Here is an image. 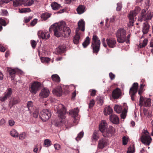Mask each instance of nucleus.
<instances>
[{
  "mask_svg": "<svg viewBox=\"0 0 153 153\" xmlns=\"http://www.w3.org/2000/svg\"><path fill=\"white\" fill-rule=\"evenodd\" d=\"M52 29L54 35L59 37L61 35L65 38L69 36L70 34L71 30L68 27H66L65 23L61 21L58 24H55L51 26L50 29Z\"/></svg>",
  "mask_w": 153,
  "mask_h": 153,
  "instance_id": "nucleus-1",
  "label": "nucleus"
},
{
  "mask_svg": "<svg viewBox=\"0 0 153 153\" xmlns=\"http://www.w3.org/2000/svg\"><path fill=\"white\" fill-rule=\"evenodd\" d=\"M153 16V12L149 11L146 12L145 10L143 9L141 10V15L138 17V21L141 22L143 21H147L150 20Z\"/></svg>",
  "mask_w": 153,
  "mask_h": 153,
  "instance_id": "nucleus-2",
  "label": "nucleus"
},
{
  "mask_svg": "<svg viewBox=\"0 0 153 153\" xmlns=\"http://www.w3.org/2000/svg\"><path fill=\"white\" fill-rule=\"evenodd\" d=\"M100 44V41L98 37L95 34H94L92 38V42L91 46L94 53H97L99 51Z\"/></svg>",
  "mask_w": 153,
  "mask_h": 153,
  "instance_id": "nucleus-3",
  "label": "nucleus"
},
{
  "mask_svg": "<svg viewBox=\"0 0 153 153\" xmlns=\"http://www.w3.org/2000/svg\"><path fill=\"white\" fill-rule=\"evenodd\" d=\"M126 31L123 28H120L116 33L117 41L119 43L124 42L126 39Z\"/></svg>",
  "mask_w": 153,
  "mask_h": 153,
  "instance_id": "nucleus-4",
  "label": "nucleus"
},
{
  "mask_svg": "<svg viewBox=\"0 0 153 153\" xmlns=\"http://www.w3.org/2000/svg\"><path fill=\"white\" fill-rule=\"evenodd\" d=\"M140 10V8L138 7H136L135 9L131 11L128 15L129 19V23L128 25L129 26H133L134 21V18Z\"/></svg>",
  "mask_w": 153,
  "mask_h": 153,
  "instance_id": "nucleus-5",
  "label": "nucleus"
},
{
  "mask_svg": "<svg viewBox=\"0 0 153 153\" xmlns=\"http://www.w3.org/2000/svg\"><path fill=\"white\" fill-rule=\"evenodd\" d=\"M141 140L143 143L145 145L149 146L151 143L152 139L147 131H144L141 138Z\"/></svg>",
  "mask_w": 153,
  "mask_h": 153,
  "instance_id": "nucleus-6",
  "label": "nucleus"
},
{
  "mask_svg": "<svg viewBox=\"0 0 153 153\" xmlns=\"http://www.w3.org/2000/svg\"><path fill=\"white\" fill-rule=\"evenodd\" d=\"M51 112L48 109H43L40 113L39 117L43 121H46L51 117Z\"/></svg>",
  "mask_w": 153,
  "mask_h": 153,
  "instance_id": "nucleus-7",
  "label": "nucleus"
},
{
  "mask_svg": "<svg viewBox=\"0 0 153 153\" xmlns=\"http://www.w3.org/2000/svg\"><path fill=\"white\" fill-rule=\"evenodd\" d=\"M55 108L57 110L58 116L62 119H64L65 117V115L66 113V110L64 105L62 104H59L55 106Z\"/></svg>",
  "mask_w": 153,
  "mask_h": 153,
  "instance_id": "nucleus-8",
  "label": "nucleus"
},
{
  "mask_svg": "<svg viewBox=\"0 0 153 153\" xmlns=\"http://www.w3.org/2000/svg\"><path fill=\"white\" fill-rule=\"evenodd\" d=\"M41 85L40 82L37 81H34L32 82L30 88V92L33 94H35L39 91V88Z\"/></svg>",
  "mask_w": 153,
  "mask_h": 153,
  "instance_id": "nucleus-9",
  "label": "nucleus"
},
{
  "mask_svg": "<svg viewBox=\"0 0 153 153\" xmlns=\"http://www.w3.org/2000/svg\"><path fill=\"white\" fill-rule=\"evenodd\" d=\"M138 85L137 83H134L130 88L129 93L132 101H134V96L136 94L138 88Z\"/></svg>",
  "mask_w": 153,
  "mask_h": 153,
  "instance_id": "nucleus-10",
  "label": "nucleus"
},
{
  "mask_svg": "<svg viewBox=\"0 0 153 153\" xmlns=\"http://www.w3.org/2000/svg\"><path fill=\"white\" fill-rule=\"evenodd\" d=\"M9 74L11 76V80H13L14 79L15 74L17 73L18 74H23V72L21 70L19 69H13L11 68H8L7 70Z\"/></svg>",
  "mask_w": 153,
  "mask_h": 153,
  "instance_id": "nucleus-11",
  "label": "nucleus"
},
{
  "mask_svg": "<svg viewBox=\"0 0 153 153\" xmlns=\"http://www.w3.org/2000/svg\"><path fill=\"white\" fill-rule=\"evenodd\" d=\"M38 35L39 37L44 39H47L50 36L48 32L46 30L39 31L38 32Z\"/></svg>",
  "mask_w": 153,
  "mask_h": 153,
  "instance_id": "nucleus-12",
  "label": "nucleus"
},
{
  "mask_svg": "<svg viewBox=\"0 0 153 153\" xmlns=\"http://www.w3.org/2000/svg\"><path fill=\"white\" fill-rule=\"evenodd\" d=\"M79 112V109L77 108H75L74 110L69 111V113L72 116L74 117V123L75 124H77L78 123V121L76 119L75 117L78 116Z\"/></svg>",
  "mask_w": 153,
  "mask_h": 153,
  "instance_id": "nucleus-13",
  "label": "nucleus"
},
{
  "mask_svg": "<svg viewBox=\"0 0 153 153\" xmlns=\"http://www.w3.org/2000/svg\"><path fill=\"white\" fill-rule=\"evenodd\" d=\"M114 129L112 126H109L106 131L103 133V136L104 137H110L111 136L114 132Z\"/></svg>",
  "mask_w": 153,
  "mask_h": 153,
  "instance_id": "nucleus-14",
  "label": "nucleus"
},
{
  "mask_svg": "<svg viewBox=\"0 0 153 153\" xmlns=\"http://www.w3.org/2000/svg\"><path fill=\"white\" fill-rule=\"evenodd\" d=\"M106 42L107 45L110 48H114L116 46V41L114 38H107L106 40Z\"/></svg>",
  "mask_w": 153,
  "mask_h": 153,
  "instance_id": "nucleus-15",
  "label": "nucleus"
},
{
  "mask_svg": "<svg viewBox=\"0 0 153 153\" xmlns=\"http://www.w3.org/2000/svg\"><path fill=\"white\" fill-rule=\"evenodd\" d=\"M78 27L76 29V32H79L80 30L82 31L85 30V22L83 19L79 20L78 22Z\"/></svg>",
  "mask_w": 153,
  "mask_h": 153,
  "instance_id": "nucleus-16",
  "label": "nucleus"
},
{
  "mask_svg": "<svg viewBox=\"0 0 153 153\" xmlns=\"http://www.w3.org/2000/svg\"><path fill=\"white\" fill-rule=\"evenodd\" d=\"M108 127V124L106 122L105 120H103L101 121V123L99 125V128L100 131L102 133L105 131L106 129Z\"/></svg>",
  "mask_w": 153,
  "mask_h": 153,
  "instance_id": "nucleus-17",
  "label": "nucleus"
},
{
  "mask_svg": "<svg viewBox=\"0 0 153 153\" xmlns=\"http://www.w3.org/2000/svg\"><path fill=\"white\" fill-rule=\"evenodd\" d=\"M49 93L48 89L45 88L41 91L39 96L42 98H46L48 96Z\"/></svg>",
  "mask_w": 153,
  "mask_h": 153,
  "instance_id": "nucleus-18",
  "label": "nucleus"
},
{
  "mask_svg": "<svg viewBox=\"0 0 153 153\" xmlns=\"http://www.w3.org/2000/svg\"><path fill=\"white\" fill-rule=\"evenodd\" d=\"M53 94L58 96H61L62 93V89L61 86H57L56 88L54 89L52 91Z\"/></svg>",
  "mask_w": 153,
  "mask_h": 153,
  "instance_id": "nucleus-19",
  "label": "nucleus"
},
{
  "mask_svg": "<svg viewBox=\"0 0 153 153\" xmlns=\"http://www.w3.org/2000/svg\"><path fill=\"white\" fill-rule=\"evenodd\" d=\"M121 95V91L120 89L117 88L114 90L112 92V96L114 99H117Z\"/></svg>",
  "mask_w": 153,
  "mask_h": 153,
  "instance_id": "nucleus-20",
  "label": "nucleus"
},
{
  "mask_svg": "<svg viewBox=\"0 0 153 153\" xmlns=\"http://www.w3.org/2000/svg\"><path fill=\"white\" fill-rule=\"evenodd\" d=\"M66 49V47L64 45H60L58 48H56L55 51V54H59L63 53Z\"/></svg>",
  "mask_w": 153,
  "mask_h": 153,
  "instance_id": "nucleus-21",
  "label": "nucleus"
},
{
  "mask_svg": "<svg viewBox=\"0 0 153 153\" xmlns=\"http://www.w3.org/2000/svg\"><path fill=\"white\" fill-rule=\"evenodd\" d=\"M110 119L111 121L114 124H117L119 123V118L114 114H111L110 116Z\"/></svg>",
  "mask_w": 153,
  "mask_h": 153,
  "instance_id": "nucleus-22",
  "label": "nucleus"
},
{
  "mask_svg": "<svg viewBox=\"0 0 153 153\" xmlns=\"http://www.w3.org/2000/svg\"><path fill=\"white\" fill-rule=\"evenodd\" d=\"M107 144V140L105 139H102L100 140L99 142V147L100 149H103L106 146Z\"/></svg>",
  "mask_w": 153,
  "mask_h": 153,
  "instance_id": "nucleus-23",
  "label": "nucleus"
},
{
  "mask_svg": "<svg viewBox=\"0 0 153 153\" xmlns=\"http://www.w3.org/2000/svg\"><path fill=\"white\" fill-rule=\"evenodd\" d=\"M12 92L13 91L11 88H9L7 89L4 93V96L2 97L4 101L11 96Z\"/></svg>",
  "mask_w": 153,
  "mask_h": 153,
  "instance_id": "nucleus-24",
  "label": "nucleus"
},
{
  "mask_svg": "<svg viewBox=\"0 0 153 153\" xmlns=\"http://www.w3.org/2000/svg\"><path fill=\"white\" fill-rule=\"evenodd\" d=\"M76 35L74 38V44H77L79 42L80 40V35L81 34L80 32H76Z\"/></svg>",
  "mask_w": 153,
  "mask_h": 153,
  "instance_id": "nucleus-25",
  "label": "nucleus"
},
{
  "mask_svg": "<svg viewBox=\"0 0 153 153\" xmlns=\"http://www.w3.org/2000/svg\"><path fill=\"white\" fill-rule=\"evenodd\" d=\"M112 112L113 110L109 106L105 107L104 110V114L105 115H109L112 114Z\"/></svg>",
  "mask_w": 153,
  "mask_h": 153,
  "instance_id": "nucleus-26",
  "label": "nucleus"
},
{
  "mask_svg": "<svg viewBox=\"0 0 153 153\" xmlns=\"http://www.w3.org/2000/svg\"><path fill=\"white\" fill-rule=\"evenodd\" d=\"M149 26L148 23L146 22L143 23L142 31L143 34L147 33L149 30Z\"/></svg>",
  "mask_w": 153,
  "mask_h": 153,
  "instance_id": "nucleus-27",
  "label": "nucleus"
},
{
  "mask_svg": "<svg viewBox=\"0 0 153 153\" xmlns=\"http://www.w3.org/2000/svg\"><path fill=\"white\" fill-rule=\"evenodd\" d=\"M19 102V99L12 98L9 102V105L12 107L13 105L18 103Z\"/></svg>",
  "mask_w": 153,
  "mask_h": 153,
  "instance_id": "nucleus-28",
  "label": "nucleus"
},
{
  "mask_svg": "<svg viewBox=\"0 0 153 153\" xmlns=\"http://www.w3.org/2000/svg\"><path fill=\"white\" fill-rule=\"evenodd\" d=\"M24 0H16L13 2V6L15 7L23 5L24 6Z\"/></svg>",
  "mask_w": 153,
  "mask_h": 153,
  "instance_id": "nucleus-29",
  "label": "nucleus"
},
{
  "mask_svg": "<svg viewBox=\"0 0 153 153\" xmlns=\"http://www.w3.org/2000/svg\"><path fill=\"white\" fill-rule=\"evenodd\" d=\"M151 99L150 98H145L144 101L141 105L144 106H149L151 105Z\"/></svg>",
  "mask_w": 153,
  "mask_h": 153,
  "instance_id": "nucleus-30",
  "label": "nucleus"
},
{
  "mask_svg": "<svg viewBox=\"0 0 153 153\" xmlns=\"http://www.w3.org/2000/svg\"><path fill=\"white\" fill-rule=\"evenodd\" d=\"M51 6L52 9L54 10H58L61 7V6L59 4L55 2H53L51 3Z\"/></svg>",
  "mask_w": 153,
  "mask_h": 153,
  "instance_id": "nucleus-31",
  "label": "nucleus"
},
{
  "mask_svg": "<svg viewBox=\"0 0 153 153\" xmlns=\"http://www.w3.org/2000/svg\"><path fill=\"white\" fill-rule=\"evenodd\" d=\"M125 108L123 107L122 108L121 106L118 105H116L114 107V111H116L117 113H121L123 111V109Z\"/></svg>",
  "mask_w": 153,
  "mask_h": 153,
  "instance_id": "nucleus-32",
  "label": "nucleus"
},
{
  "mask_svg": "<svg viewBox=\"0 0 153 153\" xmlns=\"http://www.w3.org/2000/svg\"><path fill=\"white\" fill-rule=\"evenodd\" d=\"M85 7L83 5H79L77 8L76 10L79 14H81L85 12Z\"/></svg>",
  "mask_w": 153,
  "mask_h": 153,
  "instance_id": "nucleus-33",
  "label": "nucleus"
},
{
  "mask_svg": "<svg viewBox=\"0 0 153 153\" xmlns=\"http://www.w3.org/2000/svg\"><path fill=\"white\" fill-rule=\"evenodd\" d=\"M90 39L88 36H87L84 42L82 43V45L84 48H85L89 45Z\"/></svg>",
  "mask_w": 153,
  "mask_h": 153,
  "instance_id": "nucleus-34",
  "label": "nucleus"
},
{
  "mask_svg": "<svg viewBox=\"0 0 153 153\" xmlns=\"http://www.w3.org/2000/svg\"><path fill=\"white\" fill-rule=\"evenodd\" d=\"M51 78L52 80L55 82H59L60 81L59 77L57 74L52 75L51 76Z\"/></svg>",
  "mask_w": 153,
  "mask_h": 153,
  "instance_id": "nucleus-35",
  "label": "nucleus"
},
{
  "mask_svg": "<svg viewBox=\"0 0 153 153\" xmlns=\"http://www.w3.org/2000/svg\"><path fill=\"white\" fill-rule=\"evenodd\" d=\"M51 14L50 13H43L41 16V17L42 19L44 20H46L50 17Z\"/></svg>",
  "mask_w": 153,
  "mask_h": 153,
  "instance_id": "nucleus-36",
  "label": "nucleus"
},
{
  "mask_svg": "<svg viewBox=\"0 0 153 153\" xmlns=\"http://www.w3.org/2000/svg\"><path fill=\"white\" fill-rule=\"evenodd\" d=\"M10 135L13 137H17L18 136V133L15 129H12L10 132Z\"/></svg>",
  "mask_w": 153,
  "mask_h": 153,
  "instance_id": "nucleus-37",
  "label": "nucleus"
},
{
  "mask_svg": "<svg viewBox=\"0 0 153 153\" xmlns=\"http://www.w3.org/2000/svg\"><path fill=\"white\" fill-rule=\"evenodd\" d=\"M44 144L46 147H48L52 144L51 141L49 139H45L44 142Z\"/></svg>",
  "mask_w": 153,
  "mask_h": 153,
  "instance_id": "nucleus-38",
  "label": "nucleus"
},
{
  "mask_svg": "<svg viewBox=\"0 0 153 153\" xmlns=\"http://www.w3.org/2000/svg\"><path fill=\"white\" fill-rule=\"evenodd\" d=\"M24 6H30L33 3L34 1L33 0H26L24 1Z\"/></svg>",
  "mask_w": 153,
  "mask_h": 153,
  "instance_id": "nucleus-39",
  "label": "nucleus"
},
{
  "mask_svg": "<svg viewBox=\"0 0 153 153\" xmlns=\"http://www.w3.org/2000/svg\"><path fill=\"white\" fill-rule=\"evenodd\" d=\"M121 112L122 113L120 114L121 118L123 119H124L126 117V114L127 112V109L126 108H124L123 111Z\"/></svg>",
  "mask_w": 153,
  "mask_h": 153,
  "instance_id": "nucleus-40",
  "label": "nucleus"
},
{
  "mask_svg": "<svg viewBox=\"0 0 153 153\" xmlns=\"http://www.w3.org/2000/svg\"><path fill=\"white\" fill-rule=\"evenodd\" d=\"M33 103L32 101H29L28 102L27 104V107L30 111H31L33 108Z\"/></svg>",
  "mask_w": 153,
  "mask_h": 153,
  "instance_id": "nucleus-41",
  "label": "nucleus"
},
{
  "mask_svg": "<svg viewBox=\"0 0 153 153\" xmlns=\"http://www.w3.org/2000/svg\"><path fill=\"white\" fill-rule=\"evenodd\" d=\"M19 12L20 13H25L26 12H30L31 10L29 8H25L22 9L21 10L19 9Z\"/></svg>",
  "mask_w": 153,
  "mask_h": 153,
  "instance_id": "nucleus-42",
  "label": "nucleus"
},
{
  "mask_svg": "<svg viewBox=\"0 0 153 153\" xmlns=\"http://www.w3.org/2000/svg\"><path fill=\"white\" fill-rule=\"evenodd\" d=\"M2 25L5 26L6 25V24L5 21L4 19L0 18V31L2 29Z\"/></svg>",
  "mask_w": 153,
  "mask_h": 153,
  "instance_id": "nucleus-43",
  "label": "nucleus"
},
{
  "mask_svg": "<svg viewBox=\"0 0 153 153\" xmlns=\"http://www.w3.org/2000/svg\"><path fill=\"white\" fill-rule=\"evenodd\" d=\"M134 152V149L133 145L131 146L128 148L127 153H133Z\"/></svg>",
  "mask_w": 153,
  "mask_h": 153,
  "instance_id": "nucleus-44",
  "label": "nucleus"
},
{
  "mask_svg": "<svg viewBox=\"0 0 153 153\" xmlns=\"http://www.w3.org/2000/svg\"><path fill=\"white\" fill-rule=\"evenodd\" d=\"M83 136V132H80L78 135L77 137L76 138V140L77 141L80 140Z\"/></svg>",
  "mask_w": 153,
  "mask_h": 153,
  "instance_id": "nucleus-45",
  "label": "nucleus"
},
{
  "mask_svg": "<svg viewBox=\"0 0 153 153\" xmlns=\"http://www.w3.org/2000/svg\"><path fill=\"white\" fill-rule=\"evenodd\" d=\"M39 111L38 109L36 108L35 110L33 112V116L35 118L38 117L39 114Z\"/></svg>",
  "mask_w": 153,
  "mask_h": 153,
  "instance_id": "nucleus-46",
  "label": "nucleus"
},
{
  "mask_svg": "<svg viewBox=\"0 0 153 153\" xmlns=\"http://www.w3.org/2000/svg\"><path fill=\"white\" fill-rule=\"evenodd\" d=\"M41 62H48L50 60L49 58L48 57H42L41 58Z\"/></svg>",
  "mask_w": 153,
  "mask_h": 153,
  "instance_id": "nucleus-47",
  "label": "nucleus"
},
{
  "mask_svg": "<svg viewBox=\"0 0 153 153\" xmlns=\"http://www.w3.org/2000/svg\"><path fill=\"white\" fill-rule=\"evenodd\" d=\"M19 137L20 139L23 140L26 137V135L25 133L23 132L20 134L19 135Z\"/></svg>",
  "mask_w": 153,
  "mask_h": 153,
  "instance_id": "nucleus-48",
  "label": "nucleus"
},
{
  "mask_svg": "<svg viewBox=\"0 0 153 153\" xmlns=\"http://www.w3.org/2000/svg\"><path fill=\"white\" fill-rule=\"evenodd\" d=\"M147 42L148 40L147 39H144L143 42L142 44H140V48H142L145 47L147 44Z\"/></svg>",
  "mask_w": 153,
  "mask_h": 153,
  "instance_id": "nucleus-49",
  "label": "nucleus"
},
{
  "mask_svg": "<svg viewBox=\"0 0 153 153\" xmlns=\"http://www.w3.org/2000/svg\"><path fill=\"white\" fill-rule=\"evenodd\" d=\"M1 15L3 16H6L8 14V12L6 10H1L0 12Z\"/></svg>",
  "mask_w": 153,
  "mask_h": 153,
  "instance_id": "nucleus-50",
  "label": "nucleus"
},
{
  "mask_svg": "<svg viewBox=\"0 0 153 153\" xmlns=\"http://www.w3.org/2000/svg\"><path fill=\"white\" fill-rule=\"evenodd\" d=\"M95 102L94 100H92L90 101L89 104V107L90 108H92L94 105Z\"/></svg>",
  "mask_w": 153,
  "mask_h": 153,
  "instance_id": "nucleus-51",
  "label": "nucleus"
},
{
  "mask_svg": "<svg viewBox=\"0 0 153 153\" xmlns=\"http://www.w3.org/2000/svg\"><path fill=\"white\" fill-rule=\"evenodd\" d=\"M89 92H90V95L92 96H94L96 95V91L94 89H90L89 90Z\"/></svg>",
  "mask_w": 153,
  "mask_h": 153,
  "instance_id": "nucleus-52",
  "label": "nucleus"
},
{
  "mask_svg": "<svg viewBox=\"0 0 153 153\" xmlns=\"http://www.w3.org/2000/svg\"><path fill=\"white\" fill-rule=\"evenodd\" d=\"M128 142V139L126 137L124 136L123 137V144L126 145Z\"/></svg>",
  "mask_w": 153,
  "mask_h": 153,
  "instance_id": "nucleus-53",
  "label": "nucleus"
},
{
  "mask_svg": "<svg viewBox=\"0 0 153 153\" xmlns=\"http://www.w3.org/2000/svg\"><path fill=\"white\" fill-rule=\"evenodd\" d=\"M117 11H120L121 9L122 5L120 3H117Z\"/></svg>",
  "mask_w": 153,
  "mask_h": 153,
  "instance_id": "nucleus-54",
  "label": "nucleus"
},
{
  "mask_svg": "<svg viewBox=\"0 0 153 153\" xmlns=\"http://www.w3.org/2000/svg\"><path fill=\"white\" fill-rule=\"evenodd\" d=\"M92 137L93 140H97L98 137L97 135V133L95 131L94 132L93 134Z\"/></svg>",
  "mask_w": 153,
  "mask_h": 153,
  "instance_id": "nucleus-55",
  "label": "nucleus"
},
{
  "mask_svg": "<svg viewBox=\"0 0 153 153\" xmlns=\"http://www.w3.org/2000/svg\"><path fill=\"white\" fill-rule=\"evenodd\" d=\"M63 122V120H60V122L57 121L56 122V123L55 124V125L57 126H62V124Z\"/></svg>",
  "mask_w": 153,
  "mask_h": 153,
  "instance_id": "nucleus-56",
  "label": "nucleus"
},
{
  "mask_svg": "<svg viewBox=\"0 0 153 153\" xmlns=\"http://www.w3.org/2000/svg\"><path fill=\"white\" fill-rule=\"evenodd\" d=\"M31 16L28 17H25L24 18V21L25 23H27L29 22L30 20L32 19Z\"/></svg>",
  "mask_w": 153,
  "mask_h": 153,
  "instance_id": "nucleus-57",
  "label": "nucleus"
},
{
  "mask_svg": "<svg viewBox=\"0 0 153 153\" xmlns=\"http://www.w3.org/2000/svg\"><path fill=\"white\" fill-rule=\"evenodd\" d=\"M31 43L32 48H34L36 47V42L34 40H32L31 41Z\"/></svg>",
  "mask_w": 153,
  "mask_h": 153,
  "instance_id": "nucleus-58",
  "label": "nucleus"
},
{
  "mask_svg": "<svg viewBox=\"0 0 153 153\" xmlns=\"http://www.w3.org/2000/svg\"><path fill=\"white\" fill-rule=\"evenodd\" d=\"M37 21V19H34L30 23L31 26H34L36 23Z\"/></svg>",
  "mask_w": 153,
  "mask_h": 153,
  "instance_id": "nucleus-59",
  "label": "nucleus"
},
{
  "mask_svg": "<svg viewBox=\"0 0 153 153\" xmlns=\"http://www.w3.org/2000/svg\"><path fill=\"white\" fill-rule=\"evenodd\" d=\"M145 99L143 97L140 95V104L141 105L143 103L144 101V100Z\"/></svg>",
  "mask_w": 153,
  "mask_h": 153,
  "instance_id": "nucleus-60",
  "label": "nucleus"
},
{
  "mask_svg": "<svg viewBox=\"0 0 153 153\" xmlns=\"http://www.w3.org/2000/svg\"><path fill=\"white\" fill-rule=\"evenodd\" d=\"M145 114L148 118H150L152 116L151 113L149 111H147L146 112H145Z\"/></svg>",
  "mask_w": 153,
  "mask_h": 153,
  "instance_id": "nucleus-61",
  "label": "nucleus"
},
{
  "mask_svg": "<svg viewBox=\"0 0 153 153\" xmlns=\"http://www.w3.org/2000/svg\"><path fill=\"white\" fill-rule=\"evenodd\" d=\"M5 123V120L4 119H1L0 120V126L4 125Z\"/></svg>",
  "mask_w": 153,
  "mask_h": 153,
  "instance_id": "nucleus-62",
  "label": "nucleus"
},
{
  "mask_svg": "<svg viewBox=\"0 0 153 153\" xmlns=\"http://www.w3.org/2000/svg\"><path fill=\"white\" fill-rule=\"evenodd\" d=\"M9 124L10 126H12L14 125L15 122L13 120H9Z\"/></svg>",
  "mask_w": 153,
  "mask_h": 153,
  "instance_id": "nucleus-63",
  "label": "nucleus"
},
{
  "mask_svg": "<svg viewBox=\"0 0 153 153\" xmlns=\"http://www.w3.org/2000/svg\"><path fill=\"white\" fill-rule=\"evenodd\" d=\"M109 76L111 80H113L114 79L115 76V75L111 72L109 73Z\"/></svg>",
  "mask_w": 153,
  "mask_h": 153,
  "instance_id": "nucleus-64",
  "label": "nucleus"
}]
</instances>
